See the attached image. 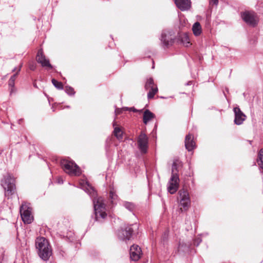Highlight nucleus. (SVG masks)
Wrapping results in <instances>:
<instances>
[{
  "label": "nucleus",
  "instance_id": "25",
  "mask_svg": "<svg viewBox=\"0 0 263 263\" xmlns=\"http://www.w3.org/2000/svg\"><path fill=\"white\" fill-rule=\"evenodd\" d=\"M257 161L259 167L263 169V148H261L258 153Z\"/></svg>",
  "mask_w": 263,
  "mask_h": 263
},
{
  "label": "nucleus",
  "instance_id": "33",
  "mask_svg": "<svg viewBox=\"0 0 263 263\" xmlns=\"http://www.w3.org/2000/svg\"><path fill=\"white\" fill-rule=\"evenodd\" d=\"M36 64L34 63H32L29 65V68L30 70L34 71L36 69Z\"/></svg>",
  "mask_w": 263,
  "mask_h": 263
},
{
  "label": "nucleus",
  "instance_id": "27",
  "mask_svg": "<svg viewBox=\"0 0 263 263\" xmlns=\"http://www.w3.org/2000/svg\"><path fill=\"white\" fill-rule=\"evenodd\" d=\"M52 84L54 85L55 87H56L58 89H63V84L61 82H59L57 81L54 79H52L51 80Z\"/></svg>",
  "mask_w": 263,
  "mask_h": 263
},
{
  "label": "nucleus",
  "instance_id": "21",
  "mask_svg": "<svg viewBox=\"0 0 263 263\" xmlns=\"http://www.w3.org/2000/svg\"><path fill=\"white\" fill-rule=\"evenodd\" d=\"M192 30L195 36L199 35L201 33V27L200 24L198 22L195 23L193 26Z\"/></svg>",
  "mask_w": 263,
  "mask_h": 263
},
{
  "label": "nucleus",
  "instance_id": "10",
  "mask_svg": "<svg viewBox=\"0 0 263 263\" xmlns=\"http://www.w3.org/2000/svg\"><path fill=\"white\" fill-rule=\"evenodd\" d=\"M148 138L146 135L141 132L138 138V147L142 153H146L148 148Z\"/></svg>",
  "mask_w": 263,
  "mask_h": 263
},
{
  "label": "nucleus",
  "instance_id": "16",
  "mask_svg": "<svg viewBox=\"0 0 263 263\" xmlns=\"http://www.w3.org/2000/svg\"><path fill=\"white\" fill-rule=\"evenodd\" d=\"M185 146L189 152L192 151L195 148L196 144L193 140V136L192 135L189 134L185 136Z\"/></svg>",
  "mask_w": 263,
  "mask_h": 263
},
{
  "label": "nucleus",
  "instance_id": "23",
  "mask_svg": "<svg viewBox=\"0 0 263 263\" xmlns=\"http://www.w3.org/2000/svg\"><path fill=\"white\" fill-rule=\"evenodd\" d=\"M112 144V138L108 137L105 142V149L107 155H110L112 153L110 150V147Z\"/></svg>",
  "mask_w": 263,
  "mask_h": 263
},
{
  "label": "nucleus",
  "instance_id": "18",
  "mask_svg": "<svg viewBox=\"0 0 263 263\" xmlns=\"http://www.w3.org/2000/svg\"><path fill=\"white\" fill-rule=\"evenodd\" d=\"M112 125L114 127L113 134L118 140L122 141L123 138V132L122 130L116 125V122H113Z\"/></svg>",
  "mask_w": 263,
  "mask_h": 263
},
{
  "label": "nucleus",
  "instance_id": "34",
  "mask_svg": "<svg viewBox=\"0 0 263 263\" xmlns=\"http://www.w3.org/2000/svg\"><path fill=\"white\" fill-rule=\"evenodd\" d=\"M218 4V0H210V5H214L217 6Z\"/></svg>",
  "mask_w": 263,
  "mask_h": 263
},
{
  "label": "nucleus",
  "instance_id": "40",
  "mask_svg": "<svg viewBox=\"0 0 263 263\" xmlns=\"http://www.w3.org/2000/svg\"><path fill=\"white\" fill-rule=\"evenodd\" d=\"M33 86H34V87H37L36 84L35 83H34V84H33Z\"/></svg>",
  "mask_w": 263,
  "mask_h": 263
},
{
  "label": "nucleus",
  "instance_id": "15",
  "mask_svg": "<svg viewBox=\"0 0 263 263\" xmlns=\"http://www.w3.org/2000/svg\"><path fill=\"white\" fill-rule=\"evenodd\" d=\"M130 258L133 261H138L142 254L141 248L138 245H133L129 250Z\"/></svg>",
  "mask_w": 263,
  "mask_h": 263
},
{
  "label": "nucleus",
  "instance_id": "13",
  "mask_svg": "<svg viewBox=\"0 0 263 263\" xmlns=\"http://www.w3.org/2000/svg\"><path fill=\"white\" fill-rule=\"evenodd\" d=\"M36 61L41 64L43 67H47L50 69L52 68V66L50 64L49 59H47L44 54L42 49L39 50L36 55Z\"/></svg>",
  "mask_w": 263,
  "mask_h": 263
},
{
  "label": "nucleus",
  "instance_id": "30",
  "mask_svg": "<svg viewBox=\"0 0 263 263\" xmlns=\"http://www.w3.org/2000/svg\"><path fill=\"white\" fill-rule=\"evenodd\" d=\"M14 85H15V81L14 80L9 79L8 81V85H9V88L10 89V93L11 94L14 91H15Z\"/></svg>",
  "mask_w": 263,
  "mask_h": 263
},
{
  "label": "nucleus",
  "instance_id": "2",
  "mask_svg": "<svg viewBox=\"0 0 263 263\" xmlns=\"http://www.w3.org/2000/svg\"><path fill=\"white\" fill-rule=\"evenodd\" d=\"M35 247L40 258L45 261L49 260L52 254V250L48 240L44 237H38L35 240Z\"/></svg>",
  "mask_w": 263,
  "mask_h": 263
},
{
  "label": "nucleus",
  "instance_id": "26",
  "mask_svg": "<svg viewBox=\"0 0 263 263\" xmlns=\"http://www.w3.org/2000/svg\"><path fill=\"white\" fill-rule=\"evenodd\" d=\"M109 199L112 204L116 203V201L118 199V196L115 193L113 189L109 192Z\"/></svg>",
  "mask_w": 263,
  "mask_h": 263
},
{
  "label": "nucleus",
  "instance_id": "28",
  "mask_svg": "<svg viewBox=\"0 0 263 263\" xmlns=\"http://www.w3.org/2000/svg\"><path fill=\"white\" fill-rule=\"evenodd\" d=\"M178 171L177 161H174L172 166V175H178Z\"/></svg>",
  "mask_w": 263,
  "mask_h": 263
},
{
  "label": "nucleus",
  "instance_id": "5",
  "mask_svg": "<svg viewBox=\"0 0 263 263\" xmlns=\"http://www.w3.org/2000/svg\"><path fill=\"white\" fill-rule=\"evenodd\" d=\"M175 39L173 32L170 30L162 31L160 38L161 44L163 48H167L173 45Z\"/></svg>",
  "mask_w": 263,
  "mask_h": 263
},
{
  "label": "nucleus",
  "instance_id": "6",
  "mask_svg": "<svg viewBox=\"0 0 263 263\" xmlns=\"http://www.w3.org/2000/svg\"><path fill=\"white\" fill-rule=\"evenodd\" d=\"M133 227L135 228H137V224H135L126 226L119 230L118 233L119 238L122 240H129L132 237L134 231Z\"/></svg>",
  "mask_w": 263,
  "mask_h": 263
},
{
  "label": "nucleus",
  "instance_id": "4",
  "mask_svg": "<svg viewBox=\"0 0 263 263\" xmlns=\"http://www.w3.org/2000/svg\"><path fill=\"white\" fill-rule=\"evenodd\" d=\"M60 164L63 171L71 176H79L81 174L80 168L72 160L66 159H62Z\"/></svg>",
  "mask_w": 263,
  "mask_h": 263
},
{
  "label": "nucleus",
  "instance_id": "22",
  "mask_svg": "<svg viewBox=\"0 0 263 263\" xmlns=\"http://www.w3.org/2000/svg\"><path fill=\"white\" fill-rule=\"evenodd\" d=\"M122 205L125 209H126L129 211L132 212H134V211L135 210V209L136 208L135 204L134 203L130 202H128V201H122Z\"/></svg>",
  "mask_w": 263,
  "mask_h": 263
},
{
  "label": "nucleus",
  "instance_id": "37",
  "mask_svg": "<svg viewBox=\"0 0 263 263\" xmlns=\"http://www.w3.org/2000/svg\"><path fill=\"white\" fill-rule=\"evenodd\" d=\"M191 84H192V82L191 81H189L188 83H186L187 85H191Z\"/></svg>",
  "mask_w": 263,
  "mask_h": 263
},
{
  "label": "nucleus",
  "instance_id": "14",
  "mask_svg": "<svg viewBox=\"0 0 263 263\" xmlns=\"http://www.w3.org/2000/svg\"><path fill=\"white\" fill-rule=\"evenodd\" d=\"M233 111L235 114L234 123L238 125L242 124L246 119V116L238 106L234 107Z\"/></svg>",
  "mask_w": 263,
  "mask_h": 263
},
{
  "label": "nucleus",
  "instance_id": "12",
  "mask_svg": "<svg viewBox=\"0 0 263 263\" xmlns=\"http://www.w3.org/2000/svg\"><path fill=\"white\" fill-rule=\"evenodd\" d=\"M179 181L178 175H171L167 186V190L171 194H174L177 191L179 186Z\"/></svg>",
  "mask_w": 263,
  "mask_h": 263
},
{
  "label": "nucleus",
  "instance_id": "39",
  "mask_svg": "<svg viewBox=\"0 0 263 263\" xmlns=\"http://www.w3.org/2000/svg\"><path fill=\"white\" fill-rule=\"evenodd\" d=\"M16 68L15 67V68H14L12 70V71H13V72H14V71H16Z\"/></svg>",
  "mask_w": 263,
  "mask_h": 263
},
{
  "label": "nucleus",
  "instance_id": "11",
  "mask_svg": "<svg viewBox=\"0 0 263 263\" xmlns=\"http://www.w3.org/2000/svg\"><path fill=\"white\" fill-rule=\"evenodd\" d=\"M145 89L149 90L147 93V98L148 99L153 98L155 95L158 91V88L155 84L154 80L152 78L147 79L145 85Z\"/></svg>",
  "mask_w": 263,
  "mask_h": 263
},
{
  "label": "nucleus",
  "instance_id": "32",
  "mask_svg": "<svg viewBox=\"0 0 263 263\" xmlns=\"http://www.w3.org/2000/svg\"><path fill=\"white\" fill-rule=\"evenodd\" d=\"M201 241L202 240L200 237L197 238L194 240V245L197 247L200 243Z\"/></svg>",
  "mask_w": 263,
  "mask_h": 263
},
{
  "label": "nucleus",
  "instance_id": "36",
  "mask_svg": "<svg viewBox=\"0 0 263 263\" xmlns=\"http://www.w3.org/2000/svg\"><path fill=\"white\" fill-rule=\"evenodd\" d=\"M57 182L59 184H62V183H63V179L62 178H59L57 179Z\"/></svg>",
  "mask_w": 263,
  "mask_h": 263
},
{
  "label": "nucleus",
  "instance_id": "17",
  "mask_svg": "<svg viewBox=\"0 0 263 263\" xmlns=\"http://www.w3.org/2000/svg\"><path fill=\"white\" fill-rule=\"evenodd\" d=\"M177 7L181 11L189 10L191 7V2L190 0H174Z\"/></svg>",
  "mask_w": 263,
  "mask_h": 263
},
{
  "label": "nucleus",
  "instance_id": "35",
  "mask_svg": "<svg viewBox=\"0 0 263 263\" xmlns=\"http://www.w3.org/2000/svg\"><path fill=\"white\" fill-rule=\"evenodd\" d=\"M129 110L130 111H132L134 112H137L138 111H140V112H142V109L140 110H137V109L135 108L134 107H130L129 108Z\"/></svg>",
  "mask_w": 263,
  "mask_h": 263
},
{
  "label": "nucleus",
  "instance_id": "29",
  "mask_svg": "<svg viewBox=\"0 0 263 263\" xmlns=\"http://www.w3.org/2000/svg\"><path fill=\"white\" fill-rule=\"evenodd\" d=\"M65 91L66 93L70 96H73L75 93L73 88L69 86H67L65 87Z\"/></svg>",
  "mask_w": 263,
  "mask_h": 263
},
{
  "label": "nucleus",
  "instance_id": "8",
  "mask_svg": "<svg viewBox=\"0 0 263 263\" xmlns=\"http://www.w3.org/2000/svg\"><path fill=\"white\" fill-rule=\"evenodd\" d=\"M20 212L22 220L25 223L30 224L33 220V217L31 214V209L26 204H23L20 207Z\"/></svg>",
  "mask_w": 263,
  "mask_h": 263
},
{
  "label": "nucleus",
  "instance_id": "9",
  "mask_svg": "<svg viewBox=\"0 0 263 263\" xmlns=\"http://www.w3.org/2000/svg\"><path fill=\"white\" fill-rule=\"evenodd\" d=\"M242 20L248 25L254 27L258 23L256 14L254 12L246 11L241 13Z\"/></svg>",
  "mask_w": 263,
  "mask_h": 263
},
{
  "label": "nucleus",
  "instance_id": "31",
  "mask_svg": "<svg viewBox=\"0 0 263 263\" xmlns=\"http://www.w3.org/2000/svg\"><path fill=\"white\" fill-rule=\"evenodd\" d=\"M22 65L21 64L20 66V67L18 68V70H17V71L16 73H14V74H13L10 78V79L12 80H14V81H15V80L16 79V77L18 75V72L20 71L21 70V68L22 67Z\"/></svg>",
  "mask_w": 263,
  "mask_h": 263
},
{
  "label": "nucleus",
  "instance_id": "24",
  "mask_svg": "<svg viewBox=\"0 0 263 263\" xmlns=\"http://www.w3.org/2000/svg\"><path fill=\"white\" fill-rule=\"evenodd\" d=\"M190 244H186L184 242H180L178 246V252H188L190 250Z\"/></svg>",
  "mask_w": 263,
  "mask_h": 263
},
{
  "label": "nucleus",
  "instance_id": "1",
  "mask_svg": "<svg viewBox=\"0 0 263 263\" xmlns=\"http://www.w3.org/2000/svg\"><path fill=\"white\" fill-rule=\"evenodd\" d=\"M81 185L83 190L89 195L92 200L95 220L100 222H103L107 216L106 205L103 199L101 197L97 196L96 191L87 182L83 184L81 183Z\"/></svg>",
  "mask_w": 263,
  "mask_h": 263
},
{
  "label": "nucleus",
  "instance_id": "7",
  "mask_svg": "<svg viewBox=\"0 0 263 263\" xmlns=\"http://www.w3.org/2000/svg\"><path fill=\"white\" fill-rule=\"evenodd\" d=\"M178 194V199L179 200L180 205L185 211L187 210L191 204L189 193L187 191L182 189L179 191Z\"/></svg>",
  "mask_w": 263,
  "mask_h": 263
},
{
  "label": "nucleus",
  "instance_id": "38",
  "mask_svg": "<svg viewBox=\"0 0 263 263\" xmlns=\"http://www.w3.org/2000/svg\"><path fill=\"white\" fill-rule=\"evenodd\" d=\"M22 121H23V120H22V119H20V120H18V123H19V124H21V122H22Z\"/></svg>",
  "mask_w": 263,
  "mask_h": 263
},
{
  "label": "nucleus",
  "instance_id": "19",
  "mask_svg": "<svg viewBox=\"0 0 263 263\" xmlns=\"http://www.w3.org/2000/svg\"><path fill=\"white\" fill-rule=\"evenodd\" d=\"M155 118V115L149 109H146L143 115V122L144 124H147L148 122Z\"/></svg>",
  "mask_w": 263,
  "mask_h": 263
},
{
  "label": "nucleus",
  "instance_id": "42",
  "mask_svg": "<svg viewBox=\"0 0 263 263\" xmlns=\"http://www.w3.org/2000/svg\"><path fill=\"white\" fill-rule=\"evenodd\" d=\"M52 109H53V111H54V110L53 109V107H52Z\"/></svg>",
  "mask_w": 263,
  "mask_h": 263
},
{
  "label": "nucleus",
  "instance_id": "43",
  "mask_svg": "<svg viewBox=\"0 0 263 263\" xmlns=\"http://www.w3.org/2000/svg\"><path fill=\"white\" fill-rule=\"evenodd\" d=\"M1 154V153L0 152V154Z\"/></svg>",
  "mask_w": 263,
  "mask_h": 263
},
{
  "label": "nucleus",
  "instance_id": "20",
  "mask_svg": "<svg viewBox=\"0 0 263 263\" xmlns=\"http://www.w3.org/2000/svg\"><path fill=\"white\" fill-rule=\"evenodd\" d=\"M180 40L181 42L185 47L189 46L190 44V39L187 33H183L180 35Z\"/></svg>",
  "mask_w": 263,
  "mask_h": 263
},
{
  "label": "nucleus",
  "instance_id": "41",
  "mask_svg": "<svg viewBox=\"0 0 263 263\" xmlns=\"http://www.w3.org/2000/svg\"><path fill=\"white\" fill-rule=\"evenodd\" d=\"M69 107H69V106H66V107H65L64 108H69Z\"/></svg>",
  "mask_w": 263,
  "mask_h": 263
},
{
  "label": "nucleus",
  "instance_id": "3",
  "mask_svg": "<svg viewBox=\"0 0 263 263\" xmlns=\"http://www.w3.org/2000/svg\"><path fill=\"white\" fill-rule=\"evenodd\" d=\"M1 185L4 189L5 196L8 199L12 198L16 193L15 180L10 174L4 176L1 180Z\"/></svg>",
  "mask_w": 263,
  "mask_h": 263
}]
</instances>
